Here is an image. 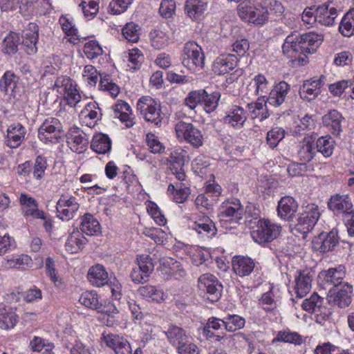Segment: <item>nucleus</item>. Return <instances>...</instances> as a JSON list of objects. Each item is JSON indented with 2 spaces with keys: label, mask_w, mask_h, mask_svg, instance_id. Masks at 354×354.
<instances>
[{
  "label": "nucleus",
  "mask_w": 354,
  "mask_h": 354,
  "mask_svg": "<svg viewBox=\"0 0 354 354\" xmlns=\"http://www.w3.org/2000/svg\"><path fill=\"white\" fill-rule=\"evenodd\" d=\"M237 11L243 20L263 25L268 19V0H245L238 6Z\"/></svg>",
  "instance_id": "1"
},
{
  "label": "nucleus",
  "mask_w": 354,
  "mask_h": 354,
  "mask_svg": "<svg viewBox=\"0 0 354 354\" xmlns=\"http://www.w3.org/2000/svg\"><path fill=\"white\" fill-rule=\"evenodd\" d=\"M182 64L194 73L200 72L203 68L205 55L202 48L195 41H188L185 44Z\"/></svg>",
  "instance_id": "2"
},
{
  "label": "nucleus",
  "mask_w": 354,
  "mask_h": 354,
  "mask_svg": "<svg viewBox=\"0 0 354 354\" xmlns=\"http://www.w3.org/2000/svg\"><path fill=\"white\" fill-rule=\"evenodd\" d=\"M281 227L267 219H259L256 228L251 232L253 240L263 244L272 241L281 232Z\"/></svg>",
  "instance_id": "3"
},
{
  "label": "nucleus",
  "mask_w": 354,
  "mask_h": 354,
  "mask_svg": "<svg viewBox=\"0 0 354 354\" xmlns=\"http://www.w3.org/2000/svg\"><path fill=\"white\" fill-rule=\"evenodd\" d=\"M137 110L147 122L158 127L161 125L162 118L160 105L151 97L143 96L140 98L137 103Z\"/></svg>",
  "instance_id": "4"
},
{
  "label": "nucleus",
  "mask_w": 354,
  "mask_h": 354,
  "mask_svg": "<svg viewBox=\"0 0 354 354\" xmlns=\"http://www.w3.org/2000/svg\"><path fill=\"white\" fill-rule=\"evenodd\" d=\"M319 216L318 206L315 204L308 205L297 218L295 230L305 236L313 229Z\"/></svg>",
  "instance_id": "5"
},
{
  "label": "nucleus",
  "mask_w": 354,
  "mask_h": 354,
  "mask_svg": "<svg viewBox=\"0 0 354 354\" xmlns=\"http://www.w3.org/2000/svg\"><path fill=\"white\" fill-rule=\"evenodd\" d=\"M54 89L64 97L71 106H75L81 100V95L79 93L76 85L73 84L71 78L61 76L57 78Z\"/></svg>",
  "instance_id": "6"
},
{
  "label": "nucleus",
  "mask_w": 354,
  "mask_h": 354,
  "mask_svg": "<svg viewBox=\"0 0 354 354\" xmlns=\"http://www.w3.org/2000/svg\"><path fill=\"white\" fill-rule=\"evenodd\" d=\"M176 136L179 139H183L193 147L198 148L203 145V137L201 131L191 123L178 121L175 126Z\"/></svg>",
  "instance_id": "7"
},
{
  "label": "nucleus",
  "mask_w": 354,
  "mask_h": 354,
  "mask_svg": "<svg viewBox=\"0 0 354 354\" xmlns=\"http://www.w3.org/2000/svg\"><path fill=\"white\" fill-rule=\"evenodd\" d=\"M198 288L206 292L207 299L211 302L216 301L221 295L223 286L217 278L211 274H204L198 278Z\"/></svg>",
  "instance_id": "8"
},
{
  "label": "nucleus",
  "mask_w": 354,
  "mask_h": 354,
  "mask_svg": "<svg viewBox=\"0 0 354 354\" xmlns=\"http://www.w3.org/2000/svg\"><path fill=\"white\" fill-rule=\"evenodd\" d=\"M79 208L76 198L68 194H62L56 205L57 216L62 221L73 218Z\"/></svg>",
  "instance_id": "9"
},
{
  "label": "nucleus",
  "mask_w": 354,
  "mask_h": 354,
  "mask_svg": "<svg viewBox=\"0 0 354 354\" xmlns=\"http://www.w3.org/2000/svg\"><path fill=\"white\" fill-rule=\"evenodd\" d=\"M352 289V286L348 283H344L340 287L331 288L327 295L328 303L339 308L348 306L351 303Z\"/></svg>",
  "instance_id": "10"
},
{
  "label": "nucleus",
  "mask_w": 354,
  "mask_h": 354,
  "mask_svg": "<svg viewBox=\"0 0 354 354\" xmlns=\"http://www.w3.org/2000/svg\"><path fill=\"white\" fill-rule=\"evenodd\" d=\"M61 124L58 119L49 118L45 120L38 130L39 138L45 142H55L61 136Z\"/></svg>",
  "instance_id": "11"
},
{
  "label": "nucleus",
  "mask_w": 354,
  "mask_h": 354,
  "mask_svg": "<svg viewBox=\"0 0 354 354\" xmlns=\"http://www.w3.org/2000/svg\"><path fill=\"white\" fill-rule=\"evenodd\" d=\"M338 243V232L336 228H333L329 232L320 233L312 242L313 249L319 252L332 250Z\"/></svg>",
  "instance_id": "12"
},
{
  "label": "nucleus",
  "mask_w": 354,
  "mask_h": 354,
  "mask_svg": "<svg viewBox=\"0 0 354 354\" xmlns=\"http://www.w3.org/2000/svg\"><path fill=\"white\" fill-rule=\"evenodd\" d=\"M67 142L72 151L82 153L85 151L88 145L86 134L77 127H73L67 135Z\"/></svg>",
  "instance_id": "13"
},
{
  "label": "nucleus",
  "mask_w": 354,
  "mask_h": 354,
  "mask_svg": "<svg viewBox=\"0 0 354 354\" xmlns=\"http://www.w3.org/2000/svg\"><path fill=\"white\" fill-rule=\"evenodd\" d=\"M290 91V85L284 81L277 84L270 91L268 97L266 96V104L274 107L281 106L286 101Z\"/></svg>",
  "instance_id": "14"
},
{
  "label": "nucleus",
  "mask_w": 354,
  "mask_h": 354,
  "mask_svg": "<svg viewBox=\"0 0 354 354\" xmlns=\"http://www.w3.org/2000/svg\"><path fill=\"white\" fill-rule=\"evenodd\" d=\"M243 213V209L239 200L223 203L220 209V216L223 219L232 221L235 223H238L242 218Z\"/></svg>",
  "instance_id": "15"
},
{
  "label": "nucleus",
  "mask_w": 354,
  "mask_h": 354,
  "mask_svg": "<svg viewBox=\"0 0 354 354\" xmlns=\"http://www.w3.org/2000/svg\"><path fill=\"white\" fill-rule=\"evenodd\" d=\"M352 207L351 200L346 194L333 196L328 202V208L337 214H348L353 211Z\"/></svg>",
  "instance_id": "16"
},
{
  "label": "nucleus",
  "mask_w": 354,
  "mask_h": 354,
  "mask_svg": "<svg viewBox=\"0 0 354 354\" xmlns=\"http://www.w3.org/2000/svg\"><path fill=\"white\" fill-rule=\"evenodd\" d=\"M26 129L20 123H15L7 129L6 144L10 148H17L22 142L26 135Z\"/></svg>",
  "instance_id": "17"
},
{
  "label": "nucleus",
  "mask_w": 354,
  "mask_h": 354,
  "mask_svg": "<svg viewBox=\"0 0 354 354\" xmlns=\"http://www.w3.org/2000/svg\"><path fill=\"white\" fill-rule=\"evenodd\" d=\"M298 208L296 201L290 196H284L279 201L277 212L278 215L287 221H291Z\"/></svg>",
  "instance_id": "18"
},
{
  "label": "nucleus",
  "mask_w": 354,
  "mask_h": 354,
  "mask_svg": "<svg viewBox=\"0 0 354 354\" xmlns=\"http://www.w3.org/2000/svg\"><path fill=\"white\" fill-rule=\"evenodd\" d=\"M87 279L93 286L99 288L108 284L109 282L108 272L100 264H96L89 268Z\"/></svg>",
  "instance_id": "19"
},
{
  "label": "nucleus",
  "mask_w": 354,
  "mask_h": 354,
  "mask_svg": "<svg viewBox=\"0 0 354 354\" xmlns=\"http://www.w3.org/2000/svg\"><path fill=\"white\" fill-rule=\"evenodd\" d=\"M282 48L283 53L287 54L288 57L296 58L297 54L306 55L300 36L297 33L291 34L286 37Z\"/></svg>",
  "instance_id": "20"
},
{
  "label": "nucleus",
  "mask_w": 354,
  "mask_h": 354,
  "mask_svg": "<svg viewBox=\"0 0 354 354\" xmlns=\"http://www.w3.org/2000/svg\"><path fill=\"white\" fill-rule=\"evenodd\" d=\"M32 265V259L27 254L15 255L10 259H3L1 262V266L6 270H27L30 268Z\"/></svg>",
  "instance_id": "21"
},
{
  "label": "nucleus",
  "mask_w": 354,
  "mask_h": 354,
  "mask_svg": "<svg viewBox=\"0 0 354 354\" xmlns=\"http://www.w3.org/2000/svg\"><path fill=\"white\" fill-rule=\"evenodd\" d=\"M345 275V268L342 265L320 272V277L324 278V281L330 285H333V287L343 286L342 282Z\"/></svg>",
  "instance_id": "22"
},
{
  "label": "nucleus",
  "mask_w": 354,
  "mask_h": 354,
  "mask_svg": "<svg viewBox=\"0 0 354 354\" xmlns=\"http://www.w3.org/2000/svg\"><path fill=\"white\" fill-rule=\"evenodd\" d=\"M337 12L335 8L322 4L315 8V19H317V22L322 25L332 26L337 16Z\"/></svg>",
  "instance_id": "23"
},
{
  "label": "nucleus",
  "mask_w": 354,
  "mask_h": 354,
  "mask_svg": "<svg viewBox=\"0 0 354 354\" xmlns=\"http://www.w3.org/2000/svg\"><path fill=\"white\" fill-rule=\"evenodd\" d=\"M236 66V58L232 55L217 57L212 65L215 74L224 75L233 70Z\"/></svg>",
  "instance_id": "24"
},
{
  "label": "nucleus",
  "mask_w": 354,
  "mask_h": 354,
  "mask_svg": "<svg viewBox=\"0 0 354 354\" xmlns=\"http://www.w3.org/2000/svg\"><path fill=\"white\" fill-rule=\"evenodd\" d=\"M322 80H307L299 89L301 97L307 101L315 100L321 93Z\"/></svg>",
  "instance_id": "25"
},
{
  "label": "nucleus",
  "mask_w": 354,
  "mask_h": 354,
  "mask_svg": "<svg viewBox=\"0 0 354 354\" xmlns=\"http://www.w3.org/2000/svg\"><path fill=\"white\" fill-rule=\"evenodd\" d=\"M254 261L248 257H236L232 260V268L234 272L240 276H248L254 268Z\"/></svg>",
  "instance_id": "26"
},
{
  "label": "nucleus",
  "mask_w": 354,
  "mask_h": 354,
  "mask_svg": "<svg viewBox=\"0 0 354 354\" xmlns=\"http://www.w3.org/2000/svg\"><path fill=\"white\" fill-rule=\"evenodd\" d=\"M247 119L246 113L244 109L239 106H236L230 109L227 114L223 118V122L233 127L241 128L244 124Z\"/></svg>",
  "instance_id": "27"
},
{
  "label": "nucleus",
  "mask_w": 354,
  "mask_h": 354,
  "mask_svg": "<svg viewBox=\"0 0 354 354\" xmlns=\"http://www.w3.org/2000/svg\"><path fill=\"white\" fill-rule=\"evenodd\" d=\"M17 322V316L13 308L0 305V328L8 330L13 328Z\"/></svg>",
  "instance_id": "28"
},
{
  "label": "nucleus",
  "mask_w": 354,
  "mask_h": 354,
  "mask_svg": "<svg viewBox=\"0 0 354 354\" xmlns=\"http://www.w3.org/2000/svg\"><path fill=\"white\" fill-rule=\"evenodd\" d=\"M165 333L169 343L176 348L189 337L183 328L176 325H170Z\"/></svg>",
  "instance_id": "29"
},
{
  "label": "nucleus",
  "mask_w": 354,
  "mask_h": 354,
  "mask_svg": "<svg viewBox=\"0 0 354 354\" xmlns=\"http://www.w3.org/2000/svg\"><path fill=\"white\" fill-rule=\"evenodd\" d=\"M39 27L35 23H30L26 30L23 44L28 48V54H34L37 52L36 44L38 41Z\"/></svg>",
  "instance_id": "30"
},
{
  "label": "nucleus",
  "mask_w": 354,
  "mask_h": 354,
  "mask_svg": "<svg viewBox=\"0 0 354 354\" xmlns=\"http://www.w3.org/2000/svg\"><path fill=\"white\" fill-rule=\"evenodd\" d=\"M342 115L336 110L330 111L323 117V124L333 135H339L342 131Z\"/></svg>",
  "instance_id": "31"
},
{
  "label": "nucleus",
  "mask_w": 354,
  "mask_h": 354,
  "mask_svg": "<svg viewBox=\"0 0 354 354\" xmlns=\"http://www.w3.org/2000/svg\"><path fill=\"white\" fill-rule=\"evenodd\" d=\"M191 228L203 236L211 237L216 234V228L213 221L208 217H204L195 221Z\"/></svg>",
  "instance_id": "32"
},
{
  "label": "nucleus",
  "mask_w": 354,
  "mask_h": 354,
  "mask_svg": "<svg viewBox=\"0 0 354 354\" xmlns=\"http://www.w3.org/2000/svg\"><path fill=\"white\" fill-rule=\"evenodd\" d=\"M311 278L308 274L299 272L295 279V290L297 297L302 298L309 292L311 288Z\"/></svg>",
  "instance_id": "33"
},
{
  "label": "nucleus",
  "mask_w": 354,
  "mask_h": 354,
  "mask_svg": "<svg viewBox=\"0 0 354 354\" xmlns=\"http://www.w3.org/2000/svg\"><path fill=\"white\" fill-rule=\"evenodd\" d=\"M91 147L96 153L104 154L110 151L111 142L106 135L98 133L93 136Z\"/></svg>",
  "instance_id": "34"
},
{
  "label": "nucleus",
  "mask_w": 354,
  "mask_h": 354,
  "mask_svg": "<svg viewBox=\"0 0 354 354\" xmlns=\"http://www.w3.org/2000/svg\"><path fill=\"white\" fill-rule=\"evenodd\" d=\"M316 153L315 143L313 141L304 139L300 143L298 156L303 164H306L313 160Z\"/></svg>",
  "instance_id": "35"
},
{
  "label": "nucleus",
  "mask_w": 354,
  "mask_h": 354,
  "mask_svg": "<svg viewBox=\"0 0 354 354\" xmlns=\"http://www.w3.org/2000/svg\"><path fill=\"white\" fill-rule=\"evenodd\" d=\"M266 106V95H261L258 97L256 102L248 104L247 108L252 118L260 116V120L266 119L269 114L267 111L263 112L260 115V111Z\"/></svg>",
  "instance_id": "36"
},
{
  "label": "nucleus",
  "mask_w": 354,
  "mask_h": 354,
  "mask_svg": "<svg viewBox=\"0 0 354 354\" xmlns=\"http://www.w3.org/2000/svg\"><path fill=\"white\" fill-rule=\"evenodd\" d=\"M138 293L143 297L150 298L151 300L160 303L165 300L166 296L163 290L153 286H141L138 289Z\"/></svg>",
  "instance_id": "37"
},
{
  "label": "nucleus",
  "mask_w": 354,
  "mask_h": 354,
  "mask_svg": "<svg viewBox=\"0 0 354 354\" xmlns=\"http://www.w3.org/2000/svg\"><path fill=\"white\" fill-rule=\"evenodd\" d=\"M80 229L82 233L93 236L100 232V225L92 214H86L82 219Z\"/></svg>",
  "instance_id": "38"
},
{
  "label": "nucleus",
  "mask_w": 354,
  "mask_h": 354,
  "mask_svg": "<svg viewBox=\"0 0 354 354\" xmlns=\"http://www.w3.org/2000/svg\"><path fill=\"white\" fill-rule=\"evenodd\" d=\"M149 37L151 45L156 49H162L169 44V36L163 30H153L150 32Z\"/></svg>",
  "instance_id": "39"
},
{
  "label": "nucleus",
  "mask_w": 354,
  "mask_h": 354,
  "mask_svg": "<svg viewBox=\"0 0 354 354\" xmlns=\"http://www.w3.org/2000/svg\"><path fill=\"white\" fill-rule=\"evenodd\" d=\"M339 30L346 37H350L354 33V8L345 14L341 21Z\"/></svg>",
  "instance_id": "40"
},
{
  "label": "nucleus",
  "mask_w": 354,
  "mask_h": 354,
  "mask_svg": "<svg viewBox=\"0 0 354 354\" xmlns=\"http://www.w3.org/2000/svg\"><path fill=\"white\" fill-rule=\"evenodd\" d=\"M205 3L203 0H187L185 10L192 19H197L205 10Z\"/></svg>",
  "instance_id": "41"
},
{
  "label": "nucleus",
  "mask_w": 354,
  "mask_h": 354,
  "mask_svg": "<svg viewBox=\"0 0 354 354\" xmlns=\"http://www.w3.org/2000/svg\"><path fill=\"white\" fill-rule=\"evenodd\" d=\"M245 325V319L236 315H229L223 319V326L229 332H234L242 328Z\"/></svg>",
  "instance_id": "42"
},
{
  "label": "nucleus",
  "mask_w": 354,
  "mask_h": 354,
  "mask_svg": "<svg viewBox=\"0 0 354 354\" xmlns=\"http://www.w3.org/2000/svg\"><path fill=\"white\" fill-rule=\"evenodd\" d=\"M315 147L316 152H320L325 157H329L333 153V141L330 136H322L317 140Z\"/></svg>",
  "instance_id": "43"
},
{
  "label": "nucleus",
  "mask_w": 354,
  "mask_h": 354,
  "mask_svg": "<svg viewBox=\"0 0 354 354\" xmlns=\"http://www.w3.org/2000/svg\"><path fill=\"white\" fill-rule=\"evenodd\" d=\"M86 242L87 240L85 237L78 233H73L66 242V250L71 253L77 252Z\"/></svg>",
  "instance_id": "44"
},
{
  "label": "nucleus",
  "mask_w": 354,
  "mask_h": 354,
  "mask_svg": "<svg viewBox=\"0 0 354 354\" xmlns=\"http://www.w3.org/2000/svg\"><path fill=\"white\" fill-rule=\"evenodd\" d=\"M19 44V35L15 32H10L5 37L3 41L4 52L8 55L15 54L18 50Z\"/></svg>",
  "instance_id": "45"
},
{
  "label": "nucleus",
  "mask_w": 354,
  "mask_h": 354,
  "mask_svg": "<svg viewBox=\"0 0 354 354\" xmlns=\"http://www.w3.org/2000/svg\"><path fill=\"white\" fill-rule=\"evenodd\" d=\"M80 302L86 307L97 310L100 309V303L98 301V296L94 291L85 292L82 293L79 299Z\"/></svg>",
  "instance_id": "46"
},
{
  "label": "nucleus",
  "mask_w": 354,
  "mask_h": 354,
  "mask_svg": "<svg viewBox=\"0 0 354 354\" xmlns=\"http://www.w3.org/2000/svg\"><path fill=\"white\" fill-rule=\"evenodd\" d=\"M202 104L204 105V109L207 113L214 111L218 106V102L221 97V94L218 92H214L208 94L206 91L203 95Z\"/></svg>",
  "instance_id": "47"
},
{
  "label": "nucleus",
  "mask_w": 354,
  "mask_h": 354,
  "mask_svg": "<svg viewBox=\"0 0 354 354\" xmlns=\"http://www.w3.org/2000/svg\"><path fill=\"white\" fill-rule=\"evenodd\" d=\"M283 342L295 344H300L302 342L301 337L297 333L288 331H279L277 337L274 338L272 342Z\"/></svg>",
  "instance_id": "48"
},
{
  "label": "nucleus",
  "mask_w": 354,
  "mask_h": 354,
  "mask_svg": "<svg viewBox=\"0 0 354 354\" xmlns=\"http://www.w3.org/2000/svg\"><path fill=\"white\" fill-rule=\"evenodd\" d=\"M322 304V299L317 293H313L309 299L303 301L302 308L304 310L313 313L319 310Z\"/></svg>",
  "instance_id": "49"
},
{
  "label": "nucleus",
  "mask_w": 354,
  "mask_h": 354,
  "mask_svg": "<svg viewBox=\"0 0 354 354\" xmlns=\"http://www.w3.org/2000/svg\"><path fill=\"white\" fill-rule=\"evenodd\" d=\"M285 131L281 127H274L267 133V143L271 148H274L284 138Z\"/></svg>",
  "instance_id": "50"
},
{
  "label": "nucleus",
  "mask_w": 354,
  "mask_h": 354,
  "mask_svg": "<svg viewBox=\"0 0 354 354\" xmlns=\"http://www.w3.org/2000/svg\"><path fill=\"white\" fill-rule=\"evenodd\" d=\"M122 35L129 41L136 43L140 37L138 26L131 22L122 28Z\"/></svg>",
  "instance_id": "51"
},
{
  "label": "nucleus",
  "mask_w": 354,
  "mask_h": 354,
  "mask_svg": "<svg viewBox=\"0 0 354 354\" xmlns=\"http://www.w3.org/2000/svg\"><path fill=\"white\" fill-rule=\"evenodd\" d=\"M84 53L88 59H94L103 53L102 47L97 41H89L84 44Z\"/></svg>",
  "instance_id": "52"
},
{
  "label": "nucleus",
  "mask_w": 354,
  "mask_h": 354,
  "mask_svg": "<svg viewBox=\"0 0 354 354\" xmlns=\"http://www.w3.org/2000/svg\"><path fill=\"white\" fill-rule=\"evenodd\" d=\"M252 84L255 87L254 93L256 95L266 93L269 91L268 82L263 75L259 74L256 75L250 83V85Z\"/></svg>",
  "instance_id": "53"
},
{
  "label": "nucleus",
  "mask_w": 354,
  "mask_h": 354,
  "mask_svg": "<svg viewBox=\"0 0 354 354\" xmlns=\"http://www.w3.org/2000/svg\"><path fill=\"white\" fill-rule=\"evenodd\" d=\"M205 90L191 91L185 98V104L190 109H194L198 104H202Z\"/></svg>",
  "instance_id": "54"
},
{
  "label": "nucleus",
  "mask_w": 354,
  "mask_h": 354,
  "mask_svg": "<svg viewBox=\"0 0 354 354\" xmlns=\"http://www.w3.org/2000/svg\"><path fill=\"white\" fill-rule=\"evenodd\" d=\"M133 0H112L109 6V12L113 15H119L127 10Z\"/></svg>",
  "instance_id": "55"
},
{
  "label": "nucleus",
  "mask_w": 354,
  "mask_h": 354,
  "mask_svg": "<svg viewBox=\"0 0 354 354\" xmlns=\"http://www.w3.org/2000/svg\"><path fill=\"white\" fill-rule=\"evenodd\" d=\"M137 260L138 268H139L140 270L142 271L144 274H147V277H149V274L152 272L154 268L151 258L148 255H140L138 257Z\"/></svg>",
  "instance_id": "56"
},
{
  "label": "nucleus",
  "mask_w": 354,
  "mask_h": 354,
  "mask_svg": "<svg viewBox=\"0 0 354 354\" xmlns=\"http://www.w3.org/2000/svg\"><path fill=\"white\" fill-rule=\"evenodd\" d=\"M179 354H199L200 350L196 344L193 343L190 337L187 338L182 344L176 348Z\"/></svg>",
  "instance_id": "57"
},
{
  "label": "nucleus",
  "mask_w": 354,
  "mask_h": 354,
  "mask_svg": "<svg viewBox=\"0 0 354 354\" xmlns=\"http://www.w3.org/2000/svg\"><path fill=\"white\" fill-rule=\"evenodd\" d=\"M82 113L91 120H99L102 115L98 104L95 102L88 103L82 111Z\"/></svg>",
  "instance_id": "58"
},
{
  "label": "nucleus",
  "mask_w": 354,
  "mask_h": 354,
  "mask_svg": "<svg viewBox=\"0 0 354 354\" xmlns=\"http://www.w3.org/2000/svg\"><path fill=\"white\" fill-rule=\"evenodd\" d=\"M176 10V3L174 0H163L161 2L159 12L160 14L165 17L170 18Z\"/></svg>",
  "instance_id": "59"
},
{
  "label": "nucleus",
  "mask_w": 354,
  "mask_h": 354,
  "mask_svg": "<svg viewBox=\"0 0 354 354\" xmlns=\"http://www.w3.org/2000/svg\"><path fill=\"white\" fill-rule=\"evenodd\" d=\"M304 43L308 42V44L311 46V50L316 51L317 47L322 44L323 37L322 35L310 32L304 34Z\"/></svg>",
  "instance_id": "60"
},
{
  "label": "nucleus",
  "mask_w": 354,
  "mask_h": 354,
  "mask_svg": "<svg viewBox=\"0 0 354 354\" xmlns=\"http://www.w3.org/2000/svg\"><path fill=\"white\" fill-rule=\"evenodd\" d=\"M147 145L152 153H160L164 147L157 137L153 133H148L146 137Z\"/></svg>",
  "instance_id": "61"
},
{
  "label": "nucleus",
  "mask_w": 354,
  "mask_h": 354,
  "mask_svg": "<svg viewBox=\"0 0 354 354\" xmlns=\"http://www.w3.org/2000/svg\"><path fill=\"white\" fill-rule=\"evenodd\" d=\"M46 166L47 164L45 158L41 156H37L35 160L33 170L34 177L38 180L41 179L44 175Z\"/></svg>",
  "instance_id": "62"
},
{
  "label": "nucleus",
  "mask_w": 354,
  "mask_h": 354,
  "mask_svg": "<svg viewBox=\"0 0 354 354\" xmlns=\"http://www.w3.org/2000/svg\"><path fill=\"white\" fill-rule=\"evenodd\" d=\"M98 73L96 68L92 65H86L84 67V77L91 86H95L98 80Z\"/></svg>",
  "instance_id": "63"
},
{
  "label": "nucleus",
  "mask_w": 354,
  "mask_h": 354,
  "mask_svg": "<svg viewBox=\"0 0 354 354\" xmlns=\"http://www.w3.org/2000/svg\"><path fill=\"white\" fill-rule=\"evenodd\" d=\"M15 240L8 234L0 235V256L5 254L14 247Z\"/></svg>",
  "instance_id": "64"
}]
</instances>
